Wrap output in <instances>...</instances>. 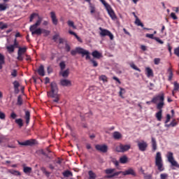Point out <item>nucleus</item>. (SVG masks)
Segmentation results:
<instances>
[{
    "mask_svg": "<svg viewBox=\"0 0 179 179\" xmlns=\"http://www.w3.org/2000/svg\"><path fill=\"white\" fill-rule=\"evenodd\" d=\"M90 13L93 14L96 12V7L93 6L92 3H90Z\"/></svg>",
    "mask_w": 179,
    "mask_h": 179,
    "instance_id": "nucleus-41",
    "label": "nucleus"
},
{
    "mask_svg": "<svg viewBox=\"0 0 179 179\" xmlns=\"http://www.w3.org/2000/svg\"><path fill=\"white\" fill-rule=\"evenodd\" d=\"M173 86H174L173 90L177 92L179 90V84L176 81H175L173 83Z\"/></svg>",
    "mask_w": 179,
    "mask_h": 179,
    "instance_id": "nucleus-47",
    "label": "nucleus"
},
{
    "mask_svg": "<svg viewBox=\"0 0 179 179\" xmlns=\"http://www.w3.org/2000/svg\"><path fill=\"white\" fill-rule=\"evenodd\" d=\"M130 149L131 145L120 144V145L116 147V152H118L119 153H124V152H127V150Z\"/></svg>",
    "mask_w": 179,
    "mask_h": 179,
    "instance_id": "nucleus-9",
    "label": "nucleus"
},
{
    "mask_svg": "<svg viewBox=\"0 0 179 179\" xmlns=\"http://www.w3.org/2000/svg\"><path fill=\"white\" fill-rule=\"evenodd\" d=\"M155 40H156L159 44H164V42L159 39L158 37H155Z\"/></svg>",
    "mask_w": 179,
    "mask_h": 179,
    "instance_id": "nucleus-62",
    "label": "nucleus"
},
{
    "mask_svg": "<svg viewBox=\"0 0 179 179\" xmlns=\"http://www.w3.org/2000/svg\"><path fill=\"white\" fill-rule=\"evenodd\" d=\"M58 38H59V34H57L53 36L52 37V40L55 41V43H57V40H58Z\"/></svg>",
    "mask_w": 179,
    "mask_h": 179,
    "instance_id": "nucleus-53",
    "label": "nucleus"
},
{
    "mask_svg": "<svg viewBox=\"0 0 179 179\" xmlns=\"http://www.w3.org/2000/svg\"><path fill=\"white\" fill-rule=\"evenodd\" d=\"M67 24L68 26H69V27H73V29H76V27L75 26V23L73 22V21L69 20L67 22Z\"/></svg>",
    "mask_w": 179,
    "mask_h": 179,
    "instance_id": "nucleus-43",
    "label": "nucleus"
},
{
    "mask_svg": "<svg viewBox=\"0 0 179 179\" xmlns=\"http://www.w3.org/2000/svg\"><path fill=\"white\" fill-rule=\"evenodd\" d=\"M160 58H155L154 59V64L155 65H159V64H160Z\"/></svg>",
    "mask_w": 179,
    "mask_h": 179,
    "instance_id": "nucleus-55",
    "label": "nucleus"
},
{
    "mask_svg": "<svg viewBox=\"0 0 179 179\" xmlns=\"http://www.w3.org/2000/svg\"><path fill=\"white\" fill-rule=\"evenodd\" d=\"M38 27L36 24H34L30 26L29 31L31 33V36H34V34H36V36H41V28H37Z\"/></svg>",
    "mask_w": 179,
    "mask_h": 179,
    "instance_id": "nucleus-7",
    "label": "nucleus"
},
{
    "mask_svg": "<svg viewBox=\"0 0 179 179\" xmlns=\"http://www.w3.org/2000/svg\"><path fill=\"white\" fill-rule=\"evenodd\" d=\"M23 171L25 174H30L31 173V167L23 166Z\"/></svg>",
    "mask_w": 179,
    "mask_h": 179,
    "instance_id": "nucleus-32",
    "label": "nucleus"
},
{
    "mask_svg": "<svg viewBox=\"0 0 179 179\" xmlns=\"http://www.w3.org/2000/svg\"><path fill=\"white\" fill-rule=\"evenodd\" d=\"M26 51H27V48H26V47H24V48L20 47V48H18L17 53L24 55V53L26 52Z\"/></svg>",
    "mask_w": 179,
    "mask_h": 179,
    "instance_id": "nucleus-31",
    "label": "nucleus"
},
{
    "mask_svg": "<svg viewBox=\"0 0 179 179\" xmlns=\"http://www.w3.org/2000/svg\"><path fill=\"white\" fill-rule=\"evenodd\" d=\"M6 9H8V5L0 3V12H3V10H6Z\"/></svg>",
    "mask_w": 179,
    "mask_h": 179,
    "instance_id": "nucleus-34",
    "label": "nucleus"
},
{
    "mask_svg": "<svg viewBox=\"0 0 179 179\" xmlns=\"http://www.w3.org/2000/svg\"><path fill=\"white\" fill-rule=\"evenodd\" d=\"M60 85L64 87H69L72 86V82L68 79H62L60 80Z\"/></svg>",
    "mask_w": 179,
    "mask_h": 179,
    "instance_id": "nucleus-14",
    "label": "nucleus"
},
{
    "mask_svg": "<svg viewBox=\"0 0 179 179\" xmlns=\"http://www.w3.org/2000/svg\"><path fill=\"white\" fill-rule=\"evenodd\" d=\"M17 117V115H16V113H15L14 112H12L10 114V118H12L13 120H15V118Z\"/></svg>",
    "mask_w": 179,
    "mask_h": 179,
    "instance_id": "nucleus-61",
    "label": "nucleus"
},
{
    "mask_svg": "<svg viewBox=\"0 0 179 179\" xmlns=\"http://www.w3.org/2000/svg\"><path fill=\"white\" fill-rule=\"evenodd\" d=\"M66 66V64H65V62H61L59 63V67H60L61 71H64V69H65Z\"/></svg>",
    "mask_w": 179,
    "mask_h": 179,
    "instance_id": "nucleus-45",
    "label": "nucleus"
},
{
    "mask_svg": "<svg viewBox=\"0 0 179 179\" xmlns=\"http://www.w3.org/2000/svg\"><path fill=\"white\" fill-rule=\"evenodd\" d=\"M41 22H43V20L41 17H38V20L35 23L36 26H40L41 24Z\"/></svg>",
    "mask_w": 179,
    "mask_h": 179,
    "instance_id": "nucleus-56",
    "label": "nucleus"
},
{
    "mask_svg": "<svg viewBox=\"0 0 179 179\" xmlns=\"http://www.w3.org/2000/svg\"><path fill=\"white\" fill-rule=\"evenodd\" d=\"M145 74L147 76V78H153L154 74H153V70L150 69V67H146L145 68Z\"/></svg>",
    "mask_w": 179,
    "mask_h": 179,
    "instance_id": "nucleus-17",
    "label": "nucleus"
},
{
    "mask_svg": "<svg viewBox=\"0 0 179 179\" xmlns=\"http://www.w3.org/2000/svg\"><path fill=\"white\" fill-rule=\"evenodd\" d=\"M167 72L169 73L168 80L171 82V80H173V76H174V74L173 73V69L169 67L167 70Z\"/></svg>",
    "mask_w": 179,
    "mask_h": 179,
    "instance_id": "nucleus-21",
    "label": "nucleus"
},
{
    "mask_svg": "<svg viewBox=\"0 0 179 179\" xmlns=\"http://www.w3.org/2000/svg\"><path fill=\"white\" fill-rule=\"evenodd\" d=\"M169 177V174L167 173H161L160 174V178L161 179H166Z\"/></svg>",
    "mask_w": 179,
    "mask_h": 179,
    "instance_id": "nucleus-54",
    "label": "nucleus"
},
{
    "mask_svg": "<svg viewBox=\"0 0 179 179\" xmlns=\"http://www.w3.org/2000/svg\"><path fill=\"white\" fill-rule=\"evenodd\" d=\"M6 115L2 112L0 111V120H5Z\"/></svg>",
    "mask_w": 179,
    "mask_h": 179,
    "instance_id": "nucleus-59",
    "label": "nucleus"
},
{
    "mask_svg": "<svg viewBox=\"0 0 179 179\" xmlns=\"http://www.w3.org/2000/svg\"><path fill=\"white\" fill-rule=\"evenodd\" d=\"M13 47L15 48H19L20 47H19V43H17V39H15L14 40V43H13Z\"/></svg>",
    "mask_w": 179,
    "mask_h": 179,
    "instance_id": "nucleus-52",
    "label": "nucleus"
},
{
    "mask_svg": "<svg viewBox=\"0 0 179 179\" xmlns=\"http://www.w3.org/2000/svg\"><path fill=\"white\" fill-rule=\"evenodd\" d=\"M5 29H8V24L0 22V30H5Z\"/></svg>",
    "mask_w": 179,
    "mask_h": 179,
    "instance_id": "nucleus-36",
    "label": "nucleus"
},
{
    "mask_svg": "<svg viewBox=\"0 0 179 179\" xmlns=\"http://www.w3.org/2000/svg\"><path fill=\"white\" fill-rule=\"evenodd\" d=\"M152 101L154 104H156L157 101H159L157 104V109L159 110V111L155 114V117L157 121H162V118H163V107H164V94L162 93L154 96L152 99Z\"/></svg>",
    "mask_w": 179,
    "mask_h": 179,
    "instance_id": "nucleus-1",
    "label": "nucleus"
},
{
    "mask_svg": "<svg viewBox=\"0 0 179 179\" xmlns=\"http://www.w3.org/2000/svg\"><path fill=\"white\" fill-rule=\"evenodd\" d=\"M36 16H37V13H32L31 15H30V18H29V22H33V20H34V17H36Z\"/></svg>",
    "mask_w": 179,
    "mask_h": 179,
    "instance_id": "nucleus-50",
    "label": "nucleus"
},
{
    "mask_svg": "<svg viewBox=\"0 0 179 179\" xmlns=\"http://www.w3.org/2000/svg\"><path fill=\"white\" fill-rule=\"evenodd\" d=\"M7 51H8V52H15V48L13 47V45H10L6 47Z\"/></svg>",
    "mask_w": 179,
    "mask_h": 179,
    "instance_id": "nucleus-39",
    "label": "nucleus"
},
{
    "mask_svg": "<svg viewBox=\"0 0 179 179\" xmlns=\"http://www.w3.org/2000/svg\"><path fill=\"white\" fill-rule=\"evenodd\" d=\"M17 143L21 146H33V145H36V140L34 139L27 140L24 142H20L17 141Z\"/></svg>",
    "mask_w": 179,
    "mask_h": 179,
    "instance_id": "nucleus-11",
    "label": "nucleus"
},
{
    "mask_svg": "<svg viewBox=\"0 0 179 179\" xmlns=\"http://www.w3.org/2000/svg\"><path fill=\"white\" fill-rule=\"evenodd\" d=\"M48 97H51L52 99H54L52 100L53 103H58L59 101V94H55L53 95H48Z\"/></svg>",
    "mask_w": 179,
    "mask_h": 179,
    "instance_id": "nucleus-22",
    "label": "nucleus"
},
{
    "mask_svg": "<svg viewBox=\"0 0 179 179\" xmlns=\"http://www.w3.org/2000/svg\"><path fill=\"white\" fill-rule=\"evenodd\" d=\"M62 175L64 176V177H73V173H72L71 172V171H65L64 172H63Z\"/></svg>",
    "mask_w": 179,
    "mask_h": 179,
    "instance_id": "nucleus-29",
    "label": "nucleus"
},
{
    "mask_svg": "<svg viewBox=\"0 0 179 179\" xmlns=\"http://www.w3.org/2000/svg\"><path fill=\"white\" fill-rule=\"evenodd\" d=\"M119 162L121 164H127V163H128V157H127V155L120 157Z\"/></svg>",
    "mask_w": 179,
    "mask_h": 179,
    "instance_id": "nucleus-23",
    "label": "nucleus"
},
{
    "mask_svg": "<svg viewBox=\"0 0 179 179\" xmlns=\"http://www.w3.org/2000/svg\"><path fill=\"white\" fill-rule=\"evenodd\" d=\"M24 118L26 120L27 125H29V124H30V111H29V110L25 111Z\"/></svg>",
    "mask_w": 179,
    "mask_h": 179,
    "instance_id": "nucleus-25",
    "label": "nucleus"
},
{
    "mask_svg": "<svg viewBox=\"0 0 179 179\" xmlns=\"http://www.w3.org/2000/svg\"><path fill=\"white\" fill-rule=\"evenodd\" d=\"M137 145L141 152H145L148 149V143L145 141H138Z\"/></svg>",
    "mask_w": 179,
    "mask_h": 179,
    "instance_id": "nucleus-10",
    "label": "nucleus"
},
{
    "mask_svg": "<svg viewBox=\"0 0 179 179\" xmlns=\"http://www.w3.org/2000/svg\"><path fill=\"white\" fill-rule=\"evenodd\" d=\"M17 104V106H22V104H23V99L22 98V95L18 96Z\"/></svg>",
    "mask_w": 179,
    "mask_h": 179,
    "instance_id": "nucleus-38",
    "label": "nucleus"
},
{
    "mask_svg": "<svg viewBox=\"0 0 179 179\" xmlns=\"http://www.w3.org/2000/svg\"><path fill=\"white\" fill-rule=\"evenodd\" d=\"M130 66H131V68H132V69H134L135 71H138V72H141V69H140L139 68H138V67L135 65V64L131 63V64H130Z\"/></svg>",
    "mask_w": 179,
    "mask_h": 179,
    "instance_id": "nucleus-46",
    "label": "nucleus"
},
{
    "mask_svg": "<svg viewBox=\"0 0 179 179\" xmlns=\"http://www.w3.org/2000/svg\"><path fill=\"white\" fill-rule=\"evenodd\" d=\"M100 80H103V82H107V76H101L100 77Z\"/></svg>",
    "mask_w": 179,
    "mask_h": 179,
    "instance_id": "nucleus-63",
    "label": "nucleus"
},
{
    "mask_svg": "<svg viewBox=\"0 0 179 179\" xmlns=\"http://www.w3.org/2000/svg\"><path fill=\"white\" fill-rule=\"evenodd\" d=\"M135 24H136L137 26H141V27H143V23L141 22V20H139L137 15H135Z\"/></svg>",
    "mask_w": 179,
    "mask_h": 179,
    "instance_id": "nucleus-30",
    "label": "nucleus"
},
{
    "mask_svg": "<svg viewBox=\"0 0 179 179\" xmlns=\"http://www.w3.org/2000/svg\"><path fill=\"white\" fill-rule=\"evenodd\" d=\"M120 92H119V96L122 98L124 99V96L122 94H124L125 93V89L122 87H120Z\"/></svg>",
    "mask_w": 179,
    "mask_h": 179,
    "instance_id": "nucleus-40",
    "label": "nucleus"
},
{
    "mask_svg": "<svg viewBox=\"0 0 179 179\" xmlns=\"http://www.w3.org/2000/svg\"><path fill=\"white\" fill-rule=\"evenodd\" d=\"M11 76H13V78H16V76H17V71L16 69H13L11 71Z\"/></svg>",
    "mask_w": 179,
    "mask_h": 179,
    "instance_id": "nucleus-49",
    "label": "nucleus"
},
{
    "mask_svg": "<svg viewBox=\"0 0 179 179\" xmlns=\"http://www.w3.org/2000/svg\"><path fill=\"white\" fill-rule=\"evenodd\" d=\"M151 143H152V152H156V150H157V143L156 142V138H155L154 137H152Z\"/></svg>",
    "mask_w": 179,
    "mask_h": 179,
    "instance_id": "nucleus-18",
    "label": "nucleus"
},
{
    "mask_svg": "<svg viewBox=\"0 0 179 179\" xmlns=\"http://www.w3.org/2000/svg\"><path fill=\"white\" fill-rule=\"evenodd\" d=\"M17 61H20V62L23 61V59H24V55H22L20 53H17Z\"/></svg>",
    "mask_w": 179,
    "mask_h": 179,
    "instance_id": "nucleus-44",
    "label": "nucleus"
},
{
    "mask_svg": "<svg viewBox=\"0 0 179 179\" xmlns=\"http://www.w3.org/2000/svg\"><path fill=\"white\" fill-rule=\"evenodd\" d=\"M60 75H62V76L63 78H68V76H69V69H67L66 70H62L61 72H60Z\"/></svg>",
    "mask_w": 179,
    "mask_h": 179,
    "instance_id": "nucleus-27",
    "label": "nucleus"
},
{
    "mask_svg": "<svg viewBox=\"0 0 179 179\" xmlns=\"http://www.w3.org/2000/svg\"><path fill=\"white\" fill-rule=\"evenodd\" d=\"M79 50H83L82 48H76V50H72L71 51V55H76V54H79Z\"/></svg>",
    "mask_w": 179,
    "mask_h": 179,
    "instance_id": "nucleus-35",
    "label": "nucleus"
},
{
    "mask_svg": "<svg viewBox=\"0 0 179 179\" xmlns=\"http://www.w3.org/2000/svg\"><path fill=\"white\" fill-rule=\"evenodd\" d=\"M95 149L98 150V152H101V153H107L108 150V147L106 145H96Z\"/></svg>",
    "mask_w": 179,
    "mask_h": 179,
    "instance_id": "nucleus-12",
    "label": "nucleus"
},
{
    "mask_svg": "<svg viewBox=\"0 0 179 179\" xmlns=\"http://www.w3.org/2000/svg\"><path fill=\"white\" fill-rule=\"evenodd\" d=\"M178 124L177 122H176V120H173L169 124L167 125V127H176Z\"/></svg>",
    "mask_w": 179,
    "mask_h": 179,
    "instance_id": "nucleus-48",
    "label": "nucleus"
},
{
    "mask_svg": "<svg viewBox=\"0 0 179 179\" xmlns=\"http://www.w3.org/2000/svg\"><path fill=\"white\" fill-rule=\"evenodd\" d=\"M170 120H171V116L169 114L166 115V120L165 121V124L170 122Z\"/></svg>",
    "mask_w": 179,
    "mask_h": 179,
    "instance_id": "nucleus-58",
    "label": "nucleus"
},
{
    "mask_svg": "<svg viewBox=\"0 0 179 179\" xmlns=\"http://www.w3.org/2000/svg\"><path fill=\"white\" fill-rule=\"evenodd\" d=\"M78 54H81L83 57L85 55L86 60L90 59H90H92V58L90 57V52L83 48L78 50Z\"/></svg>",
    "mask_w": 179,
    "mask_h": 179,
    "instance_id": "nucleus-13",
    "label": "nucleus"
},
{
    "mask_svg": "<svg viewBox=\"0 0 179 179\" xmlns=\"http://www.w3.org/2000/svg\"><path fill=\"white\" fill-rule=\"evenodd\" d=\"M113 136L116 141H119V139H121V138H122V134H121L120 131H115L113 134Z\"/></svg>",
    "mask_w": 179,
    "mask_h": 179,
    "instance_id": "nucleus-24",
    "label": "nucleus"
},
{
    "mask_svg": "<svg viewBox=\"0 0 179 179\" xmlns=\"http://www.w3.org/2000/svg\"><path fill=\"white\" fill-rule=\"evenodd\" d=\"M13 85L14 86V92H15V94H17L19 93V92H20L19 87L20 86V84L19 83V81L15 80L13 83Z\"/></svg>",
    "mask_w": 179,
    "mask_h": 179,
    "instance_id": "nucleus-16",
    "label": "nucleus"
},
{
    "mask_svg": "<svg viewBox=\"0 0 179 179\" xmlns=\"http://www.w3.org/2000/svg\"><path fill=\"white\" fill-rule=\"evenodd\" d=\"M15 123L17 124V125L20 127V128H22V127H23V120H22L20 118L15 120Z\"/></svg>",
    "mask_w": 179,
    "mask_h": 179,
    "instance_id": "nucleus-37",
    "label": "nucleus"
},
{
    "mask_svg": "<svg viewBox=\"0 0 179 179\" xmlns=\"http://www.w3.org/2000/svg\"><path fill=\"white\" fill-rule=\"evenodd\" d=\"M100 33L99 35L101 37H106L108 36L110 40H114V35L108 29H103L102 27H99Z\"/></svg>",
    "mask_w": 179,
    "mask_h": 179,
    "instance_id": "nucleus-6",
    "label": "nucleus"
},
{
    "mask_svg": "<svg viewBox=\"0 0 179 179\" xmlns=\"http://www.w3.org/2000/svg\"><path fill=\"white\" fill-rule=\"evenodd\" d=\"M171 17H172L173 20H177V19H178V17H177V15H176V13H171Z\"/></svg>",
    "mask_w": 179,
    "mask_h": 179,
    "instance_id": "nucleus-60",
    "label": "nucleus"
},
{
    "mask_svg": "<svg viewBox=\"0 0 179 179\" xmlns=\"http://www.w3.org/2000/svg\"><path fill=\"white\" fill-rule=\"evenodd\" d=\"M50 17H51L52 24L55 26H57V24H58V19L57 18L55 12H54V11L50 12Z\"/></svg>",
    "mask_w": 179,
    "mask_h": 179,
    "instance_id": "nucleus-15",
    "label": "nucleus"
},
{
    "mask_svg": "<svg viewBox=\"0 0 179 179\" xmlns=\"http://www.w3.org/2000/svg\"><path fill=\"white\" fill-rule=\"evenodd\" d=\"M100 2H101V3L105 7L106 11L108 12V14L109 15L112 20H116L117 15H115V12L113 9V7H111L110 4L106 2V0H100Z\"/></svg>",
    "mask_w": 179,
    "mask_h": 179,
    "instance_id": "nucleus-3",
    "label": "nucleus"
},
{
    "mask_svg": "<svg viewBox=\"0 0 179 179\" xmlns=\"http://www.w3.org/2000/svg\"><path fill=\"white\" fill-rule=\"evenodd\" d=\"M92 57H94V58H96V59H100L102 57L103 55H101V53H100L99 51L97 50H94L92 52Z\"/></svg>",
    "mask_w": 179,
    "mask_h": 179,
    "instance_id": "nucleus-19",
    "label": "nucleus"
},
{
    "mask_svg": "<svg viewBox=\"0 0 179 179\" xmlns=\"http://www.w3.org/2000/svg\"><path fill=\"white\" fill-rule=\"evenodd\" d=\"M106 174L108 176H106V178L111 179L115 177H118L120 174H122V176H133L134 177H136V173L133 169H129L124 171H120L115 172V169H107L105 170Z\"/></svg>",
    "mask_w": 179,
    "mask_h": 179,
    "instance_id": "nucleus-2",
    "label": "nucleus"
},
{
    "mask_svg": "<svg viewBox=\"0 0 179 179\" xmlns=\"http://www.w3.org/2000/svg\"><path fill=\"white\" fill-rule=\"evenodd\" d=\"M65 50L67 52H69V51H71V46L69 45V44H65Z\"/></svg>",
    "mask_w": 179,
    "mask_h": 179,
    "instance_id": "nucleus-57",
    "label": "nucleus"
},
{
    "mask_svg": "<svg viewBox=\"0 0 179 179\" xmlns=\"http://www.w3.org/2000/svg\"><path fill=\"white\" fill-rule=\"evenodd\" d=\"M88 176L90 179H96V173H94L93 171H90L88 172Z\"/></svg>",
    "mask_w": 179,
    "mask_h": 179,
    "instance_id": "nucleus-33",
    "label": "nucleus"
},
{
    "mask_svg": "<svg viewBox=\"0 0 179 179\" xmlns=\"http://www.w3.org/2000/svg\"><path fill=\"white\" fill-rule=\"evenodd\" d=\"M50 89L51 90L48 92V96L58 94V85H57V83L52 82L50 83Z\"/></svg>",
    "mask_w": 179,
    "mask_h": 179,
    "instance_id": "nucleus-8",
    "label": "nucleus"
},
{
    "mask_svg": "<svg viewBox=\"0 0 179 179\" xmlns=\"http://www.w3.org/2000/svg\"><path fill=\"white\" fill-rule=\"evenodd\" d=\"M166 157H167L168 162L171 163V166H173V167H177V169H179L178 162L174 160V156L173 152H168L166 155Z\"/></svg>",
    "mask_w": 179,
    "mask_h": 179,
    "instance_id": "nucleus-5",
    "label": "nucleus"
},
{
    "mask_svg": "<svg viewBox=\"0 0 179 179\" xmlns=\"http://www.w3.org/2000/svg\"><path fill=\"white\" fill-rule=\"evenodd\" d=\"M8 173H10V174H12L13 176H15L16 177H20V176H22L20 171H16L15 169H9Z\"/></svg>",
    "mask_w": 179,
    "mask_h": 179,
    "instance_id": "nucleus-20",
    "label": "nucleus"
},
{
    "mask_svg": "<svg viewBox=\"0 0 179 179\" xmlns=\"http://www.w3.org/2000/svg\"><path fill=\"white\" fill-rule=\"evenodd\" d=\"M38 73L40 76H44L45 75V72L44 71V66L41 65L38 69Z\"/></svg>",
    "mask_w": 179,
    "mask_h": 179,
    "instance_id": "nucleus-26",
    "label": "nucleus"
},
{
    "mask_svg": "<svg viewBox=\"0 0 179 179\" xmlns=\"http://www.w3.org/2000/svg\"><path fill=\"white\" fill-rule=\"evenodd\" d=\"M145 37L148 38H151L152 40H155V36L153 34H146Z\"/></svg>",
    "mask_w": 179,
    "mask_h": 179,
    "instance_id": "nucleus-51",
    "label": "nucleus"
},
{
    "mask_svg": "<svg viewBox=\"0 0 179 179\" xmlns=\"http://www.w3.org/2000/svg\"><path fill=\"white\" fill-rule=\"evenodd\" d=\"M155 166L157 167L158 171H164V166L163 164V158H162V153L160 152H158L156 154Z\"/></svg>",
    "mask_w": 179,
    "mask_h": 179,
    "instance_id": "nucleus-4",
    "label": "nucleus"
},
{
    "mask_svg": "<svg viewBox=\"0 0 179 179\" xmlns=\"http://www.w3.org/2000/svg\"><path fill=\"white\" fill-rule=\"evenodd\" d=\"M51 31L47 29H41V34H44V37H47V36H50Z\"/></svg>",
    "mask_w": 179,
    "mask_h": 179,
    "instance_id": "nucleus-28",
    "label": "nucleus"
},
{
    "mask_svg": "<svg viewBox=\"0 0 179 179\" xmlns=\"http://www.w3.org/2000/svg\"><path fill=\"white\" fill-rule=\"evenodd\" d=\"M90 61L92 64V66H94V68H97V66H99V63H97L94 59H92Z\"/></svg>",
    "mask_w": 179,
    "mask_h": 179,
    "instance_id": "nucleus-42",
    "label": "nucleus"
},
{
    "mask_svg": "<svg viewBox=\"0 0 179 179\" xmlns=\"http://www.w3.org/2000/svg\"><path fill=\"white\" fill-rule=\"evenodd\" d=\"M145 179H152V174H144Z\"/></svg>",
    "mask_w": 179,
    "mask_h": 179,
    "instance_id": "nucleus-64",
    "label": "nucleus"
}]
</instances>
